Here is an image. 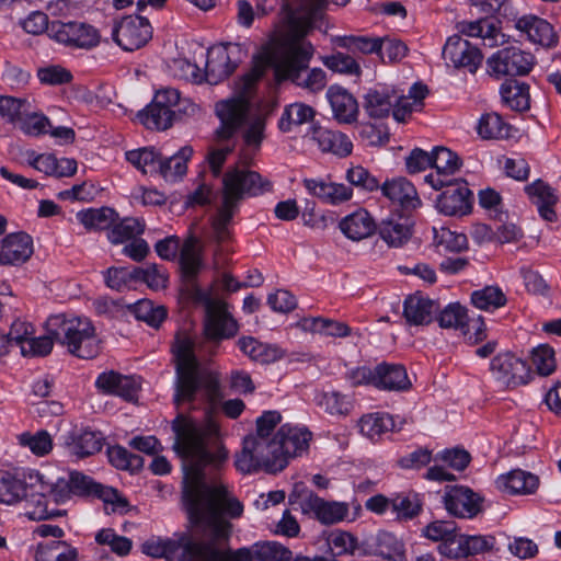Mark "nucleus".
<instances>
[{"mask_svg":"<svg viewBox=\"0 0 561 561\" xmlns=\"http://www.w3.org/2000/svg\"><path fill=\"white\" fill-rule=\"evenodd\" d=\"M95 386L102 393L118 396L127 401L134 400L139 389L134 377L124 376L114 370L99 375Z\"/></svg>","mask_w":561,"mask_h":561,"instance_id":"nucleus-22","label":"nucleus"},{"mask_svg":"<svg viewBox=\"0 0 561 561\" xmlns=\"http://www.w3.org/2000/svg\"><path fill=\"white\" fill-rule=\"evenodd\" d=\"M376 388L388 391H405L412 387L407 369L400 364L381 363L376 366Z\"/></svg>","mask_w":561,"mask_h":561,"instance_id":"nucleus-25","label":"nucleus"},{"mask_svg":"<svg viewBox=\"0 0 561 561\" xmlns=\"http://www.w3.org/2000/svg\"><path fill=\"white\" fill-rule=\"evenodd\" d=\"M323 62L329 69L335 72L347 75H358L360 72V67L355 58L343 53L327 56Z\"/></svg>","mask_w":561,"mask_h":561,"instance_id":"nucleus-62","label":"nucleus"},{"mask_svg":"<svg viewBox=\"0 0 561 561\" xmlns=\"http://www.w3.org/2000/svg\"><path fill=\"white\" fill-rule=\"evenodd\" d=\"M391 508L399 520H410L422 511V502L417 494H399L391 499Z\"/></svg>","mask_w":561,"mask_h":561,"instance_id":"nucleus-50","label":"nucleus"},{"mask_svg":"<svg viewBox=\"0 0 561 561\" xmlns=\"http://www.w3.org/2000/svg\"><path fill=\"white\" fill-rule=\"evenodd\" d=\"M45 491V485H42V491L31 493L25 488L22 495L25 499V516L32 520L54 519L65 514L64 511L48 508V499Z\"/></svg>","mask_w":561,"mask_h":561,"instance_id":"nucleus-35","label":"nucleus"},{"mask_svg":"<svg viewBox=\"0 0 561 561\" xmlns=\"http://www.w3.org/2000/svg\"><path fill=\"white\" fill-rule=\"evenodd\" d=\"M204 304L206 317L203 336L193 337L185 332H179L172 345L176 373V405L184 402L193 403L201 394L204 401L215 408L222 397L217 375L199 371L197 357L215 355L220 342L233 337L239 331V325L229 313L225 301L207 296Z\"/></svg>","mask_w":561,"mask_h":561,"instance_id":"nucleus-2","label":"nucleus"},{"mask_svg":"<svg viewBox=\"0 0 561 561\" xmlns=\"http://www.w3.org/2000/svg\"><path fill=\"white\" fill-rule=\"evenodd\" d=\"M65 444L70 455L85 458L102 449L103 437L101 433L90 430L73 431L66 438Z\"/></svg>","mask_w":561,"mask_h":561,"instance_id":"nucleus-27","label":"nucleus"},{"mask_svg":"<svg viewBox=\"0 0 561 561\" xmlns=\"http://www.w3.org/2000/svg\"><path fill=\"white\" fill-rule=\"evenodd\" d=\"M467 309L460 304H449L438 314L437 321L440 328L462 330L467 319Z\"/></svg>","mask_w":561,"mask_h":561,"instance_id":"nucleus-57","label":"nucleus"},{"mask_svg":"<svg viewBox=\"0 0 561 561\" xmlns=\"http://www.w3.org/2000/svg\"><path fill=\"white\" fill-rule=\"evenodd\" d=\"M192 154L193 148L191 146H184L175 154L169 158L162 157L161 168H159L158 174L170 182L181 179L186 174V163Z\"/></svg>","mask_w":561,"mask_h":561,"instance_id":"nucleus-37","label":"nucleus"},{"mask_svg":"<svg viewBox=\"0 0 561 561\" xmlns=\"http://www.w3.org/2000/svg\"><path fill=\"white\" fill-rule=\"evenodd\" d=\"M145 230V222L138 218H125L116 225H112L107 238L113 244L124 243L135 239Z\"/></svg>","mask_w":561,"mask_h":561,"instance_id":"nucleus-47","label":"nucleus"},{"mask_svg":"<svg viewBox=\"0 0 561 561\" xmlns=\"http://www.w3.org/2000/svg\"><path fill=\"white\" fill-rule=\"evenodd\" d=\"M437 309V304L430 298L411 295L404 300L403 316L409 324L425 325L432 322Z\"/></svg>","mask_w":561,"mask_h":561,"instance_id":"nucleus-32","label":"nucleus"},{"mask_svg":"<svg viewBox=\"0 0 561 561\" xmlns=\"http://www.w3.org/2000/svg\"><path fill=\"white\" fill-rule=\"evenodd\" d=\"M392 91L370 90L365 96L364 108L373 118L387 117L392 111Z\"/></svg>","mask_w":561,"mask_h":561,"instance_id":"nucleus-41","label":"nucleus"},{"mask_svg":"<svg viewBox=\"0 0 561 561\" xmlns=\"http://www.w3.org/2000/svg\"><path fill=\"white\" fill-rule=\"evenodd\" d=\"M25 492L24 483L7 471H0V503L14 504Z\"/></svg>","mask_w":561,"mask_h":561,"instance_id":"nucleus-52","label":"nucleus"},{"mask_svg":"<svg viewBox=\"0 0 561 561\" xmlns=\"http://www.w3.org/2000/svg\"><path fill=\"white\" fill-rule=\"evenodd\" d=\"M116 213L108 207L90 208L77 213V219L88 230H104L112 227Z\"/></svg>","mask_w":561,"mask_h":561,"instance_id":"nucleus-40","label":"nucleus"},{"mask_svg":"<svg viewBox=\"0 0 561 561\" xmlns=\"http://www.w3.org/2000/svg\"><path fill=\"white\" fill-rule=\"evenodd\" d=\"M380 48L378 54L382 61L397 62L402 60L408 54V46L398 38L385 37L379 41Z\"/></svg>","mask_w":561,"mask_h":561,"instance_id":"nucleus-59","label":"nucleus"},{"mask_svg":"<svg viewBox=\"0 0 561 561\" xmlns=\"http://www.w3.org/2000/svg\"><path fill=\"white\" fill-rule=\"evenodd\" d=\"M379 236L389 247L400 248L412 236L411 224L407 218H389L381 222Z\"/></svg>","mask_w":561,"mask_h":561,"instance_id":"nucleus-36","label":"nucleus"},{"mask_svg":"<svg viewBox=\"0 0 561 561\" xmlns=\"http://www.w3.org/2000/svg\"><path fill=\"white\" fill-rule=\"evenodd\" d=\"M271 188V182L257 172L234 168L224 175L221 201L238 209L243 198L261 195Z\"/></svg>","mask_w":561,"mask_h":561,"instance_id":"nucleus-6","label":"nucleus"},{"mask_svg":"<svg viewBox=\"0 0 561 561\" xmlns=\"http://www.w3.org/2000/svg\"><path fill=\"white\" fill-rule=\"evenodd\" d=\"M126 160L144 174H158L162 156L152 147H144L125 153Z\"/></svg>","mask_w":561,"mask_h":561,"instance_id":"nucleus-39","label":"nucleus"},{"mask_svg":"<svg viewBox=\"0 0 561 561\" xmlns=\"http://www.w3.org/2000/svg\"><path fill=\"white\" fill-rule=\"evenodd\" d=\"M471 302L481 310H493L505 306L506 297L496 286H486L471 294Z\"/></svg>","mask_w":561,"mask_h":561,"instance_id":"nucleus-49","label":"nucleus"},{"mask_svg":"<svg viewBox=\"0 0 561 561\" xmlns=\"http://www.w3.org/2000/svg\"><path fill=\"white\" fill-rule=\"evenodd\" d=\"M394 422L389 414L371 413L364 415L359 421L360 433L370 439L380 437L393 430Z\"/></svg>","mask_w":561,"mask_h":561,"instance_id":"nucleus-43","label":"nucleus"},{"mask_svg":"<svg viewBox=\"0 0 561 561\" xmlns=\"http://www.w3.org/2000/svg\"><path fill=\"white\" fill-rule=\"evenodd\" d=\"M446 511L458 518H473L482 511V499L461 485L446 486L443 496Z\"/></svg>","mask_w":561,"mask_h":561,"instance_id":"nucleus-15","label":"nucleus"},{"mask_svg":"<svg viewBox=\"0 0 561 561\" xmlns=\"http://www.w3.org/2000/svg\"><path fill=\"white\" fill-rule=\"evenodd\" d=\"M20 446L28 448L36 456H45L53 449V439L48 432L38 431L35 434L30 432L18 435Z\"/></svg>","mask_w":561,"mask_h":561,"instance_id":"nucleus-51","label":"nucleus"},{"mask_svg":"<svg viewBox=\"0 0 561 561\" xmlns=\"http://www.w3.org/2000/svg\"><path fill=\"white\" fill-rule=\"evenodd\" d=\"M477 129L482 138L493 139L507 137L510 127L499 114L488 113L480 118Z\"/></svg>","mask_w":561,"mask_h":561,"instance_id":"nucleus-53","label":"nucleus"},{"mask_svg":"<svg viewBox=\"0 0 561 561\" xmlns=\"http://www.w3.org/2000/svg\"><path fill=\"white\" fill-rule=\"evenodd\" d=\"M174 112L151 102L138 114L140 122L149 129L165 130L172 126Z\"/></svg>","mask_w":561,"mask_h":561,"instance_id":"nucleus-42","label":"nucleus"},{"mask_svg":"<svg viewBox=\"0 0 561 561\" xmlns=\"http://www.w3.org/2000/svg\"><path fill=\"white\" fill-rule=\"evenodd\" d=\"M135 280H142L147 286L153 290L165 288L168 277L161 267L156 264H150L146 267H135L133 270Z\"/></svg>","mask_w":561,"mask_h":561,"instance_id":"nucleus-56","label":"nucleus"},{"mask_svg":"<svg viewBox=\"0 0 561 561\" xmlns=\"http://www.w3.org/2000/svg\"><path fill=\"white\" fill-rule=\"evenodd\" d=\"M135 316L149 325L158 328L165 319L167 311L162 306L154 307L150 300H142L136 305Z\"/></svg>","mask_w":561,"mask_h":561,"instance_id":"nucleus-61","label":"nucleus"},{"mask_svg":"<svg viewBox=\"0 0 561 561\" xmlns=\"http://www.w3.org/2000/svg\"><path fill=\"white\" fill-rule=\"evenodd\" d=\"M306 515L317 519L322 525H333L343 522L348 516V505L344 502L325 501L317 495Z\"/></svg>","mask_w":561,"mask_h":561,"instance_id":"nucleus-29","label":"nucleus"},{"mask_svg":"<svg viewBox=\"0 0 561 561\" xmlns=\"http://www.w3.org/2000/svg\"><path fill=\"white\" fill-rule=\"evenodd\" d=\"M490 369L495 379L506 387L525 385L529 379L527 364L511 353H503L493 357Z\"/></svg>","mask_w":561,"mask_h":561,"instance_id":"nucleus-16","label":"nucleus"},{"mask_svg":"<svg viewBox=\"0 0 561 561\" xmlns=\"http://www.w3.org/2000/svg\"><path fill=\"white\" fill-rule=\"evenodd\" d=\"M317 405L331 415H347L352 410V400L339 391L322 392L316 397Z\"/></svg>","mask_w":561,"mask_h":561,"instance_id":"nucleus-44","label":"nucleus"},{"mask_svg":"<svg viewBox=\"0 0 561 561\" xmlns=\"http://www.w3.org/2000/svg\"><path fill=\"white\" fill-rule=\"evenodd\" d=\"M237 210L238 209L233 208L230 205H226L225 202L221 201V205L217 211V215L215 216L211 222L214 237L217 242L221 243L229 239L230 231L228 227Z\"/></svg>","mask_w":561,"mask_h":561,"instance_id":"nucleus-58","label":"nucleus"},{"mask_svg":"<svg viewBox=\"0 0 561 561\" xmlns=\"http://www.w3.org/2000/svg\"><path fill=\"white\" fill-rule=\"evenodd\" d=\"M68 480L73 494H95L105 502L116 503L118 506L127 505V501L121 497L116 490L104 488L80 472L70 473Z\"/></svg>","mask_w":561,"mask_h":561,"instance_id":"nucleus-26","label":"nucleus"},{"mask_svg":"<svg viewBox=\"0 0 561 561\" xmlns=\"http://www.w3.org/2000/svg\"><path fill=\"white\" fill-rule=\"evenodd\" d=\"M49 36L60 44L87 49L100 42L99 32L93 26L79 22L53 21Z\"/></svg>","mask_w":561,"mask_h":561,"instance_id":"nucleus-12","label":"nucleus"},{"mask_svg":"<svg viewBox=\"0 0 561 561\" xmlns=\"http://www.w3.org/2000/svg\"><path fill=\"white\" fill-rule=\"evenodd\" d=\"M302 184L311 196L325 204L340 205L353 197L352 187L322 178L304 179Z\"/></svg>","mask_w":561,"mask_h":561,"instance_id":"nucleus-18","label":"nucleus"},{"mask_svg":"<svg viewBox=\"0 0 561 561\" xmlns=\"http://www.w3.org/2000/svg\"><path fill=\"white\" fill-rule=\"evenodd\" d=\"M33 253L32 238L24 233H11L0 241V265H19Z\"/></svg>","mask_w":561,"mask_h":561,"instance_id":"nucleus-19","label":"nucleus"},{"mask_svg":"<svg viewBox=\"0 0 561 561\" xmlns=\"http://www.w3.org/2000/svg\"><path fill=\"white\" fill-rule=\"evenodd\" d=\"M282 421L277 411H265L256 420V433L243 439L242 449L234 458L236 468L242 473L260 470V465L272 445L273 431Z\"/></svg>","mask_w":561,"mask_h":561,"instance_id":"nucleus-5","label":"nucleus"},{"mask_svg":"<svg viewBox=\"0 0 561 561\" xmlns=\"http://www.w3.org/2000/svg\"><path fill=\"white\" fill-rule=\"evenodd\" d=\"M442 190L444 191L436 202V207L440 213L455 216L463 215L469 210L471 192L462 179L453 180Z\"/></svg>","mask_w":561,"mask_h":561,"instance_id":"nucleus-17","label":"nucleus"},{"mask_svg":"<svg viewBox=\"0 0 561 561\" xmlns=\"http://www.w3.org/2000/svg\"><path fill=\"white\" fill-rule=\"evenodd\" d=\"M333 116L339 123L351 124L356 121L358 104L355 98L340 85H331L327 91Z\"/></svg>","mask_w":561,"mask_h":561,"instance_id":"nucleus-24","label":"nucleus"},{"mask_svg":"<svg viewBox=\"0 0 561 561\" xmlns=\"http://www.w3.org/2000/svg\"><path fill=\"white\" fill-rule=\"evenodd\" d=\"M152 28L146 18L128 15L123 18L113 28V38L124 50L139 49L151 38Z\"/></svg>","mask_w":561,"mask_h":561,"instance_id":"nucleus-11","label":"nucleus"},{"mask_svg":"<svg viewBox=\"0 0 561 561\" xmlns=\"http://www.w3.org/2000/svg\"><path fill=\"white\" fill-rule=\"evenodd\" d=\"M327 545L333 556L352 554L357 546L356 538L340 529H334L327 535Z\"/></svg>","mask_w":561,"mask_h":561,"instance_id":"nucleus-55","label":"nucleus"},{"mask_svg":"<svg viewBox=\"0 0 561 561\" xmlns=\"http://www.w3.org/2000/svg\"><path fill=\"white\" fill-rule=\"evenodd\" d=\"M31 110L27 99L0 95V116L10 123H18Z\"/></svg>","mask_w":561,"mask_h":561,"instance_id":"nucleus-54","label":"nucleus"},{"mask_svg":"<svg viewBox=\"0 0 561 561\" xmlns=\"http://www.w3.org/2000/svg\"><path fill=\"white\" fill-rule=\"evenodd\" d=\"M311 139L322 152L332 153L340 158L350 156L353 150L352 140L340 130L313 126L311 129Z\"/></svg>","mask_w":561,"mask_h":561,"instance_id":"nucleus-21","label":"nucleus"},{"mask_svg":"<svg viewBox=\"0 0 561 561\" xmlns=\"http://www.w3.org/2000/svg\"><path fill=\"white\" fill-rule=\"evenodd\" d=\"M250 548L257 561H290L293 559V552L277 541H259Z\"/></svg>","mask_w":561,"mask_h":561,"instance_id":"nucleus-45","label":"nucleus"},{"mask_svg":"<svg viewBox=\"0 0 561 561\" xmlns=\"http://www.w3.org/2000/svg\"><path fill=\"white\" fill-rule=\"evenodd\" d=\"M462 165L458 154L446 147L433 149L432 168L435 170L425 176V182L434 190L439 191L453 180H458L455 174Z\"/></svg>","mask_w":561,"mask_h":561,"instance_id":"nucleus-14","label":"nucleus"},{"mask_svg":"<svg viewBox=\"0 0 561 561\" xmlns=\"http://www.w3.org/2000/svg\"><path fill=\"white\" fill-rule=\"evenodd\" d=\"M435 242L442 245L445 250L451 252H460L467 249L468 240L466 234L450 231L449 229L442 228L439 231L435 230Z\"/></svg>","mask_w":561,"mask_h":561,"instance_id":"nucleus-64","label":"nucleus"},{"mask_svg":"<svg viewBox=\"0 0 561 561\" xmlns=\"http://www.w3.org/2000/svg\"><path fill=\"white\" fill-rule=\"evenodd\" d=\"M157 254L168 261L174 260L178 254L184 277L193 280L202 268V245L194 236H188L182 245L175 236L167 237L154 245Z\"/></svg>","mask_w":561,"mask_h":561,"instance_id":"nucleus-7","label":"nucleus"},{"mask_svg":"<svg viewBox=\"0 0 561 561\" xmlns=\"http://www.w3.org/2000/svg\"><path fill=\"white\" fill-rule=\"evenodd\" d=\"M45 330L55 336L57 343L66 346L70 354L79 358H93L100 352L95 329L85 318L65 313L51 314L45 322Z\"/></svg>","mask_w":561,"mask_h":561,"instance_id":"nucleus-3","label":"nucleus"},{"mask_svg":"<svg viewBox=\"0 0 561 561\" xmlns=\"http://www.w3.org/2000/svg\"><path fill=\"white\" fill-rule=\"evenodd\" d=\"M174 449L183 460V501L190 522L203 538L198 540L194 561H252L251 548L226 549L232 525L243 505L218 480L208 479L207 466L226 461L228 451L220 442L219 426L211 419L204 422L178 415L172 424Z\"/></svg>","mask_w":561,"mask_h":561,"instance_id":"nucleus-1","label":"nucleus"},{"mask_svg":"<svg viewBox=\"0 0 561 561\" xmlns=\"http://www.w3.org/2000/svg\"><path fill=\"white\" fill-rule=\"evenodd\" d=\"M495 484L501 492L511 495H530L538 490L540 480L529 471L513 469L499 476Z\"/></svg>","mask_w":561,"mask_h":561,"instance_id":"nucleus-20","label":"nucleus"},{"mask_svg":"<svg viewBox=\"0 0 561 561\" xmlns=\"http://www.w3.org/2000/svg\"><path fill=\"white\" fill-rule=\"evenodd\" d=\"M381 191L392 203L404 209H414L421 204L415 187L403 178L387 181L381 186Z\"/></svg>","mask_w":561,"mask_h":561,"instance_id":"nucleus-31","label":"nucleus"},{"mask_svg":"<svg viewBox=\"0 0 561 561\" xmlns=\"http://www.w3.org/2000/svg\"><path fill=\"white\" fill-rule=\"evenodd\" d=\"M311 437L312 434L305 427L282 425L273 434L272 445L260 465V470L268 473L282 471L289 459L302 456L308 450Z\"/></svg>","mask_w":561,"mask_h":561,"instance_id":"nucleus-4","label":"nucleus"},{"mask_svg":"<svg viewBox=\"0 0 561 561\" xmlns=\"http://www.w3.org/2000/svg\"><path fill=\"white\" fill-rule=\"evenodd\" d=\"M496 539L492 535H463L460 534L457 546L449 549L451 559H462L470 556L493 551Z\"/></svg>","mask_w":561,"mask_h":561,"instance_id":"nucleus-30","label":"nucleus"},{"mask_svg":"<svg viewBox=\"0 0 561 561\" xmlns=\"http://www.w3.org/2000/svg\"><path fill=\"white\" fill-rule=\"evenodd\" d=\"M314 110L304 103H294L285 107L278 126L283 131H289L293 126H298L312 121Z\"/></svg>","mask_w":561,"mask_h":561,"instance_id":"nucleus-46","label":"nucleus"},{"mask_svg":"<svg viewBox=\"0 0 561 561\" xmlns=\"http://www.w3.org/2000/svg\"><path fill=\"white\" fill-rule=\"evenodd\" d=\"M517 27L526 33L529 41L546 47H551L557 43V35L552 25L538 16H524L517 21Z\"/></svg>","mask_w":561,"mask_h":561,"instance_id":"nucleus-33","label":"nucleus"},{"mask_svg":"<svg viewBox=\"0 0 561 561\" xmlns=\"http://www.w3.org/2000/svg\"><path fill=\"white\" fill-rule=\"evenodd\" d=\"M239 348L252 360L271 364L284 357L285 353L277 345L266 344L252 336H243L238 341Z\"/></svg>","mask_w":561,"mask_h":561,"instance_id":"nucleus-34","label":"nucleus"},{"mask_svg":"<svg viewBox=\"0 0 561 561\" xmlns=\"http://www.w3.org/2000/svg\"><path fill=\"white\" fill-rule=\"evenodd\" d=\"M502 102L514 111H526L530 106L529 88L516 80L502 83L500 89Z\"/></svg>","mask_w":561,"mask_h":561,"instance_id":"nucleus-38","label":"nucleus"},{"mask_svg":"<svg viewBox=\"0 0 561 561\" xmlns=\"http://www.w3.org/2000/svg\"><path fill=\"white\" fill-rule=\"evenodd\" d=\"M247 55L248 48L239 43H227L209 48L203 79L210 84H217L228 78Z\"/></svg>","mask_w":561,"mask_h":561,"instance_id":"nucleus-8","label":"nucleus"},{"mask_svg":"<svg viewBox=\"0 0 561 561\" xmlns=\"http://www.w3.org/2000/svg\"><path fill=\"white\" fill-rule=\"evenodd\" d=\"M380 37L368 36H337L333 39V44L337 47L345 48L353 54H373L378 53Z\"/></svg>","mask_w":561,"mask_h":561,"instance_id":"nucleus-48","label":"nucleus"},{"mask_svg":"<svg viewBox=\"0 0 561 561\" xmlns=\"http://www.w3.org/2000/svg\"><path fill=\"white\" fill-rule=\"evenodd\" d=\"M443 57L447 65L465 68L470 73L478 70L483 59L480 49L459 35H453L447 39L443 48Z\"/></svg>","mask_w":561,"mask_h":561,"instance_id":"nucleus-13","label":"nucleus"},{"mask_svg":"<svg viewBox=\"0 0 561 561\" xmlns=\"http://www.w3.org/2000/svg\"><path fill=\"white\" fill-rule=\"evenodd\" d=\"M531 363L539 375L549 376L556 369L554 351L549 345L534 348Z\"/></svg>","mask_w":561,"mask_h":561,"instance_id":"nucleus-60","label":"nucleus"},{"mask_svg":"<svg viewBox=\"0 0 561 561\" xmlns=\"http://www.w3.org/2000/svg\"><path fill=\"white\" fill-rule=\"evenodd\" d=\"M346 238L353 241H360L370 237L376 230L374 218L366 209H357L344 217L339 225Z\"/></svg>","mask_w":561,"mask_h":561,"instance_id":"nucleus-28","label":"nucleus"},{"mask_svg":"<svg viewBox=\"0 0 561 561\" xmlns=\"http://www.w3.org/2000/svg\"><path fill=\"white\" fill-rule=\"evenodd\" d=\"M198 540L182 534L174 539L148 540L141 551L153 558L164 557L168 561H194Z\"/></svg>","mask_w":561,"mask_h":561,"instance_id":"nucleus-10","label":"nucleus"},{"mask_svg":"<svg viewBox=\"0 0 561 561\" xmlns=\"http://www.w3.org/2000/svg\"><path fill=\"white\" fill-rule=\"evenodd\" d=\"M459 535L457 525L453 520H434L422 529V536L439 542L438 552L448 559H451L448 551L457 546Z\"/></svg>","mask_w":561,"mask_h":561,"instance_id":"nucleus-23","label":"nucleus"},{"mask_svg":"<svg viewBox=\"0 0 561 561\" xmlns=\"http://www.w3.org/2000/svg\"><path fill=\"white\" fill-rule=\"evenodd\" d=\"M535 64L534 56L518 47H505L486 59L488 73L500 79L505 76H525Z\"/></svg>","mask_w":561,"mask_h":561,"instance_id":"nucleus-9","label":"nucleus"},{"mask_svg":"<svg viewBox=\"0 0 561 561\" xmlns=\"http://www.w3.org/2000/svg\"><path fill=\"white\" fill-rule=\"evenodd\" d=\"M110 462L122 470H129L141 466V457L130 454L121 446H113L107 449Z\"/></svg>","mask_w":561,"mask_h":561,"instance_id":"nucleus-63","label":"nucleus"}]
</instances>
